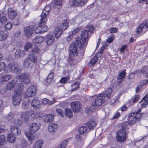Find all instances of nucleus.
<instances>
[{"label": "nucleus", "mask_w": 148, "mask_h": 148, "mask_svg": "<svg viewBox=\"0 0 148 148\" xmlns=\"http://www.w3.org/2000/svg\"><path fill=\"white\" fill-rule=\"evenodd\" d=\"M16 63L12 62L9 63L6 66V70L7 72H12L14 70V66H15Z\"/></svg>", "instance_id": "nucleus-27"}, {"label": "nucleus", "mask_w": 148, "mask_h": 148, "mask_svg": "<svg viewBox=\"0 0 148 148\" xmlns=\"http://www.w3.org/2000/svg\"><path fill=\"white\" fill-rule=\"evenodd\" d=\"M126 72L125 70H124L119 73V75L117 76V79L118 80V82L119 83H121L122 81V80L125 78V76Z\"/></svg>", "instance_id": "nucleus-28"}, {"label": "nucleus", "mask_w": 148, "mask_h": 148, "mask_svg": "<svg viewBox=\"0 0 148 148\" xmlns=\"http://www.w3.org/2000/svg\"><path fill=\"white\" fill-rule=\"evenodd\" d=\"M71 106L74 112L76 113L79 111L82 107L81 103L78 101L71 102Z\"/></svg>", "instance_id": "nucleus-6"}, {"label": "nucleus", "mask_w": 148, "mask_h": 148, "mask_svg": "<svg viewBox=\"0 0 148 148\" xmlns=\"http://www.w3.org/2000/svg\"><path fill=\"white\" fill-rule=\"evenodd\" d=\"M7 21V19L6 17L5 16H1L0 18V22L2 23H5Z\"/></svg>", "instance_id": "nucleus-62"}, {"label": "nucleus", "mask_w": 148, "mask_h": 148, "mask_svg": "<svg viewBox=\"0 0 148 148\" xmlns=\"http://www.w3.org/2000/svg\"><path fill=\"white\" fill-rule=\"evenodd\" d=\"M45 24H42L40 25V26H41V32L42 34L44 32H47L48 30L47 27L44 25Z\"/></svg>", "instance_id": "nucleus-53"}, {"label": "nucleus", "mask_w": 148, "mask_h": 148, "mask_svg": "<svg viewBox=\"0 0 148 148\" xmlns=\"http://www.w3.org/2000/svg\"><path fill=\"white\" fill-rule=\"evenodd\" d=\"M139 116H138V114L136 115L133 118H130L128 119L129 121V123L130 125H133L136 123L142 116L141 114H139Z\"/></svg>", "instance_id": "nucleus-19"}, {"label": "nucleus", "mask_w": 148, "mask_h": 148, "mask_svg": "<svg viewBox=\"0 0 148 148\" xmlns=\"http://www.w3.org/2000/svg\"><path fill=\"white\" fill-rule=\"evenodd\" d=\"M51 10V7L49 6H47L45 8V9L43 10L42 12H45L44 13L48 14L49 12Z\"/></svg>", "instance_id": "nucleus-61"}, {"label": "nucleus", "mask_w": 148, "mask_h": 148, "mask_svg": "<svg viewBox=\"0 0 148 148\" xmlns=\"http://www.w3.org/2000/svg\"><path fill=\"white\" fill-rule=\"evenodd\" d=\"M10 132L13 134L18 135L21 133L20 129L16 126L12 125L10 127Z\"/></svg>", "instance_id": "nucleus-13"}, {"label": "nucleus", "mask_w": 148, "mask_h": 148, "mask_svg": "<svg viewBox=\"0 0 148 148\" xmlns=\"http://www.w3.org/2000/svg\"><path fill=\"white\" fill-rule=\"evenodd\" d=\"M112 91L113 90L112 88H109L106 90L104 94H103L104 95V97L106 100L110 98Z\"/></svg>", "instance_id": "nucleus-18"}, {"label": "nucleus", "mask_w": 148, "mask_h": 148, "mask_svg": "<svg viewBox=\"0 0 148 148\" xmlns=\"http://www.w3.org/2000/svg\"><path fill=\"white\" fill-rule=\"evenodd\" d=\"M104 96V95L101 94L95 98V103L96 106H100L102 105L103 102H104L106 101Z\"/></svg>", "instance_id": "nucleus-10"}, {"label": "nucleus", "mask_w": 148, "mask_h": 148, "mask_svg": "<svg viewBox=\"0 0 148 148\" xmlns=\"http://www.w3.org/2000/svg\"><path fill=\"white\" fill-rule=\"evenodd\" d=\"M87 128L85 126H82L79 127L78 130L79 133L81 135H83L87 131Z\"/></svg>", "instance_id": "nucleus-42"}, {"label": "nucleus", "mask_w": 148, "mask_h": 148, "mask_svg": "<svg viewBox=\"0 0 148 148\" xmlns=\"http://www.w3.org/2000/svg\"><path fill=\"white\" fill-rule=\"evenodd\" d=\"M65 113L66 115L68 118H70L73 116L72 111L71 109L65 108Z\"/></svg>", "instance_id": "nucleus-41"}, {"label": "nucleus", "mask_w": 148, "mask_h": 148, "mask_svg": "<svg viewBox=\"0 0 148 148\" xmlns=\"http://www.w3.org/2000/svg\"><path fill=\"white\" fill-rule=\"evenodd\" d=\"M15 137L11 134L8 135L7 140L10 143H13L15 140Z\"/></svg>", "instance_id": "nucleus-45"}, {"label": "nucleus", "mask_w": 148, "mask_h": 148, "mask_svg": "<svg viewBox=\"0 0 148 148\" xmlns=\"http://www.w3.org/2000/svg\"><path fill=\"white\" fill-rule=\"evenodd\" d=\"M70 79V77L68 75L66 77H63L61 78L60 81V82L61 83H64Z\"/></svg>", "instance_id": "nucleus-51"}, {"label": "nucleus", "mask_w": 148, "mask_h": 148, "mask_svg": "<svg viewBox=\"0 0 148 148\" xmlns=\"http://www.w3.org/2000/svg\"><path fill=\"white\" fill-rule=\"evenodd\" d=\"M33 26H27L24 28V32L26 36L29 37L32 35L34 32Z\"/></svg>", "instance_id": "nucleus-11"}, {"label": "nucleus", "mask_w": 148, "mask_h": 148, "mask_svg": "<svg viewBox=\"0 0 148 148\" xmlns=\"http://www.w3.org/2000/svg\"><path fill=\"white\" fill-rule=\"evenodd\" d=\"M77 47L80 49L82 52H84L85 50L86 47L84 45L81 41H79L78 39L76 40L75 43H72L70 45L69 50L71 54L73 56H76L78 53Z\"/></svg>", "instance_id": "nucleus-1"}, {"label": "nucleus", "mask_w": 148, "mask_h": 148, "mask_svg": "<svg viewBox=\"0 0 148 148\" xmlns=\"http://www.w3.org/2000/svg\"><path fill=\"white\" fill-rule=\"evenodd\" d=\"M30 101L27 98L23 100L21 104V106L22 109H27L30 105Z\"/></svg>", "instance_id": "nucleus-15"}, {"label": "nucleus", "mask_w": 148, "mask_h": 148, "mask_svg": "<svg viewBox=\"0 0 148 148\" xmlns=\"http://www.w3.org/2000/svg\"><path fill=\"white\" fill-rule=\"evenodd\" d=\"M74 56H75L73 54H70L68 59V62L71 66H73L76 64V62L75 60Z\"/></svg>", "instance_id": "nucleus-25"}, {"label": "nucleus", "mask_w": 148, "mask_h": 148, "mask_svg": "<svg viewBox=\"0 0 148 148\" xmlns=\"http://www.w3.org/2000/svg\"><path fill=\"white\" fill-rule=\"evenodd\" d=\"M53 75L54 74L53 73H51L49 74L47 79V82L50 83L51 82L53 77Z\"/></svg>", "instance_id": "nucleus-49"}, {"label": "nucleus", "mask_w": 148, "mask_h": 148, "mask_svg": "<svg viewBox=\"0 0 148 148\" xmlns=\"http://www.w3.org/2000/svg\"><path fill=\"white\" fill-rule=\"evenodd\" d=\"M6 65L5 63L3 62H0V72L3 71L5 68L6 69Z\"/></svg>", "instance_id": "nucleus-54"}, {"label": "nucleus", "mask_w": 148, "mask_h": 148, "mask_svg": "<svg viewBox=\"0 0 148 148\" xmlns=\"http://www.w3.org/2000/svg\"><path fill=\"white\" fill-rule=\"evenodd\" d=\"M12 23L8 22L5 25V28L6 29L8 30L12 27Z\"/></svg>", "instance_id": "nucleus-56"}, {"label": "nucleus", "mask_w": 148, "mask_h": 148, "mask_svg": "<svg viewBox=\"0 0 148 148\" xmlns=\"http://www.w3.org/2000/svg\"><path fill=\"white\" fill-rule=\"evenodd\" d=\"M88 0H71V3H74V4L81 5H84Z\"/></svg>", "instance_id": "nucleus-26"}, {"label": "nucleus", "mask_w": 148, "mask_h": 148, "mask_svg": "<svg viewBox=\"0 0 148 148\" xmlns=\"http://www.w3.org/2000/svg\"><path fill=\"white\" fill-rule=\"evenodd\" d=\"M17 80L16 79H14L10 82L7 85L8 89L11 90L13 88H16Z\"/></svg>", "instance_id": "nucleus-20"}, {"label": "nucleus", "mask_w": 148, "mask_h": 148, "mask_svg": "<svg viewBox=\"0 0 148 148\" xmlns=\"http://www.w3.org/2000/svg\"><path fill=\"white\" fill-rule=\"evenodd\" d=\"M143 99L144 101L142 105V106L148 104V97H147V95L145 96Z\"/></svg>", "instance_id": "nucleus-60"}, {"label": "nucleus", "mask_w": 148, "mask_h": 148, "mask_svg": "<svg viewBox=\"0 0 148 148\" xmlns=\"http://www.w3.org/2000/svg\"><path fill=\"white\" fill-rule=\"evenodd\" d=\"M45 40L44 38L42 36H38L34 39L33 41L34 43H36L38 44L42 43Z\"/></svg>", "instance_id": "nucleus-29"}, {"label": "nucleus", "mask_w": 148, "mask_h": 148, "mask_svg": "<svg viewBox=\"0 0 148 148\" xmlns=\"http://www.w3.org/2000/svg\"><path fill=\"white\" fill-rule=\"evenodd\" d=\"M40 126L41 125L40 124L33 123L29 124V129L31 132L34 133L39 130Z\"/></svg>", "instance_id": "nucleus-9"}, {"label": "nucleus", "mask_w": 148, "mask_h": 148, "mask_svg": "<svg viewBox=\"0 0 148 148\" xmlns=\"http://www.w3.org/2000/svg\"><path fill=\"white\" fill-rule=\"evenodd\" d=\"M42 144L43 142L41 140H37L35 143L33 148H41Z\"/></svg>", "instance_id": "nucleus-35"}, {"label": "nucleus", "mask_w": 148, "mask_h": 148, "mask_svg": "<svg viewBox=\"0 0 148 148\" xmlns=\"http://www.w3.org/2000/svg\"><path fill=\"white\" fill-rule=\"evenodd\" d=\"M58 127L57 124L54 123H51L49 124L48 127L49 131L50 133H54Z\"/></svg>", "instance_id": "nucleus-23"}, {"label": "nucleus", "mask_w": 148, "mask_h": 148, "mask_svg": "<svg viewBox=\"0 0 148 148\" xmlns=\"http://www.w3.org/2000/svg\"><path fill=\"white\" fill-rule=\"evenodd\" d=\"M36 87L35 85L31 86L27 89L25 94L26 97H29L34 96L36 91Z\"/></svg>", "instance_id": "nucleus-7"}, {"label": "nucleus", "mask_w": 148, "mask_h": 148, "mask_svg": "<svg viewBox=\"0 0 148 148\" xmlns=\"http://www.w3.org/2000/svg\"><path fill=\"white\" fill-rule=\"evenodd\" d=\"M68 21L66 20H65L62 23L59 27L61 28L62 30H64L67 29L68 26Z\"/></svg>", "instance_id": "nucleus-39"}, {"label": "nucleus", "mask_w": 148, "mask_h": 148, "mask_svg": "<svg viewBox=\"0 0 148 148\" xmlns=\"http://www.w3.org/2000/svg\"><path fill=\"white\" fill-rule=\"evenodd\" d=\"M42 116V113L39 112H37L35 113H34V116L33 118L34 119L40 118H41Z\"/></svg>", "instance_id": "nucleus-52"}, {"label": "nucleus", "mask_w": 148, "mask_h": 148, "mask_svg": "<svg viewBox=\"0 0 148 148\" xmlns=\"http://www.w3.org/2000/svg\"><path fill=\"white\" fill-rule=\"evenodd\" d=\"M34 112L32 110H29L22 112L21 114V118L25 121L28 120L31 118L34 117Z\"/></svg>", "instance_id": "nucleus-5"}, {"label": "nucleus", "mask_w": 148, "mask_h": 148, "mask_svg": "<svg viewBox=\"0 0 148 148\" xmlns=\"http://www.w3.org/2000/svg\"><path fill=\"white\" fill-rule=\"evenodd\" d=\"M8 35V32L5 30L0 31V41L4 40Z\"/></svg>", "instance_id": "nucleus-24"}, {"label": "nucleus", "mask_w": 148, "mask_h": 148, "mask_svg": "<svg viewBox=\"0 0 148 148\" xmlns=\"http://www.w3.org/2000/svg\"><path fill=\"white\" fill-rule=\"evenodd\" d=\"M25 53V51H21L20 49H17L16 50L15 54L17 57H21L23 56Z\"/></svg>", "instance_id": "nucleus-33"}, {"label": "nucleus", "mask_w": 148, "mask_h": 148, "mask_svg": "<svg viewBox=\"0 0 148 148\" xmlns=\"http://www.w3.org/2000/svg\"><path fill=\"white\" fill-rule=\"evenodd\" d=\"M81 39H78L79 41H81L82 44L85 47L88 44V39L89 36L88 30H84L81 33Z\"/></svg>", "instance_id": "nucleus-3"}, {"label": "nucleus", "mask_w": 148, "mask_h": 148, "mask_svg": "<svg viewBox=\"0 0 148 148\" xmlns=\"http://www.w3.org/2000/svg\"><path fill=\"white\" fill-rule=\"evenodd\" d=\"M14 117V115L13 113L10 112L5 116V119L9 122H11Z\"/></svg>", "instance_id": "nucleus-46"}, {"label": "nucleus", "mask_w": 148, "mask_h": 148, "mask_svg": "<svg viewBox=\"0 0 148 148\" xmlns=\"http://www.w3.org/2000/svg\"><path fill=\"white\" fill-rule=\"evenodd\" d=\"M23 121L20 118L18 117V118H16L15 119L14 121V123L18 126H21L22 123Z\"/></svg>", "instance_id": "nucleus-47"}, {"label": "nucleus", "mask_w": 148, "mask_h": 148, "mask_svg": "<svg viewBox=\"0 0 148 148\" xmlns=\"http://www.w3.org/2000/svg\"><path fill=\"white\" fill-rule=\"evenodd\" d=\"M126 133L122 131H118L116 132V139L120 142H122L126 140Z\"/></svg>", "instance_id": "nucleus-8"}, {"label": "nucleus", "mask_w": 148, "mask_h": 148, "mask_svg": "<svg viewBox=\"0 0 148 148\" xmlns=\"http://www.w3.org/2000/svg\"><path fill=\"white\" fill-rule=\"evenodd\" d=\"M11 77V75L9 74L2 76L0 78V84H2L3 82L8 81Z\"/></svg>", "instance_id": "nucleus-30"}, {"label": "nucleus", "mask_w": 148, "mask_h": 148, "mask_svg": "<svg viewBox=\"0 0 148 148\" xmlns=\"http://www.w3.org/2000/svg\"><path fill=\"white\" fill-rule=\"evenodd\" d=\"M24 85L22 83H20L17 84L16 83V89H18L19 90H22L24 88Z\"/></svg>", "instance_id": "nucleus-57"}, {"label": "nucleus", "mask_w": 148, "mask_h": 148, "mask_svg": "<svg viewBox=\"0 0 148 148\" xmlns=\"http://www.w3.org/2000/svg\"><path fill=\"white\" fill-rule=\"evenodd\" d=\"M32 133L31 132H28L27 133H26V136L29 141H32L35 138L34 134Z\"/></svg>", "instance_id": "nucleus-43"}, {"label": "nucleus", "mask_w": 148, "mask_h": 148, "mask_svg": "<svg viewBox=\"0 0 148 148\" xmlns=\"http://www.w3.org/2000/svg\"><path fill=\"white\" fill-rule=\"evenodd\" d=\"M32 46L31 43L28 42H27L25 45V49L26 51H28L29 49H31Z\"/></svg>", "instance_id": "nucleus-58"}, {"label": "nucleus", "mask_w": 148, "mask_h": 148, "mask_svg": "<svg viewBox=\"0 0 148 148\" xmlns=\"http://www.w3.org/2000/svg\"><path fill=\"white\" fill-rule=\"evenodd\" d=\"M30 74L28 72H24L17 75L16 78L20 79V82L25 84H27L30 82Z\"/></svg>", "instance_id": "nucleus-2"}, {"label": "nucleus", "mask_w": 148, "mask_h": 148, "mask_svg": "<svg viewBox=\"0 0 148 148\" xmlns=\"http://www.w3.org/2000/svg\"><path fill=\"white\" fill-rule=\"evenodd\" d=\"M52 101L49 100L47 98H45L42 99V102L43 104L51 105L55 102V100L53 99H52Z\"/></svg>", "instance_id": "nucleus-31"}, {"label": "nucleus", "mask_w": 148, "mask_h": 148, "mask_svg": "<svg viewBox=\"0 0 148 148\" xmlns=\"http://www.w3.org/2000/svg\"><path fill=\"white\" fill-rule=\"evenodd\" d=\"M21 72V68L18 65V64L16 63L15 66L14 67V70L12 73H14L17 74L20 73Z\"/></svg>", "instance_id": "nucleus-38"}, {"label": "nucleus", "mask_w": 148, "mask_h": 148, "mask_svg": "<svg viewBox=\"0 0 148 148\" xmlns=\"http://www.w3.org/2000/svg\"><path fill=\"white\" fill-rule=\"evenodd\" d=\"M60 27L59 28H56L55 30V36L56 39L58 38L63 33V31Z\"/></svg>", "instance_id": "nucleus-40"}, {"label": "nucleus", "mask_w": 148, "mask_h": 148, "mask_svg": "<svg viewBox=\"0 0 148 148\" xmlns=\"http://www.w3.org/2000/svg\"><path fill=\"white\" fill-rule=\"evenodd\" d=\"M48 63L50 65H55L56 64V60L54 59H52L51 60L49 61Z\"/></svg>", "instance_id": "nucleus-64"}, {"label": "nucleus", "mask_w": 148, "mask_h": 148, "mask_svg": "<svg viewBox=\"0 0 148 148\" xmlns=\"http://www.w3.org/2000/svg\"><path fill=\"white\" fill-rule=\"evenodd\" d=\"M8 17L10 19H13L16 15V12L12 10L11 8H9L8 9Z\"/></svg>", "instance_id": "nucleus-21"}, {"label": "nucleus", "mask_w": 148, "mask_h": 148, "mask_svg": "<svg viewBox=\"0 0 148 148\" xmlns=\"http://www.w3.org/2000/svg\"><path fill=\"white\" fill-rule=\"evenodd\" d=\"M5 142V138L3 135H0V145H3Z\"/></svg>", "instance_id": "nucleus-59"}, {"label": "nucleus", "mask_w": 148, "mask_h": 148, "mask_svg": "<svg viewBox=\"0 0 148 148\" xmlns=\"http://www.w3.org/2000/svg\"><path fill=\"white\" fill-rule=\"evenodd\" d=\"M98 59V58L97 57H95L92 59L90 61L89 63L88 64V66H91L92 65H94L97 62Z\"/></svg>", "instance_id": "nucleus-48"}, {"label": "nucleus", "mask_w": 148, "mask_h": 148, "mask_svg": "<svg viewBox=\"0 0 148 148\" xmlns=\"http://www.w3.org/2000/svg\"><path fill=\"white\" fill-rule=\"evenodd\" d=\"M128 125H127L124 124H123L121 126V129L119 131H122L126 132V131L128 130Z\"/></svg>", "instance_id": "nucleus-50"}, {"label": "nucleus", "mask_w": 148, "mask_h": 148, "mask_svg": "<svg viewBox=\"0 0 148 148\" xmlns=\"http://www.w3.org/2000/svg\"><path fill=\"white\" fill-rule=\"evenodd\" d=\"M79 83L78 82H75L71 85L72 88V91H73L77 90L79 88Z\"/></svg>", "instance_id": "nucleus-44"}, {"label": "nucleus", "mask_w": 148, "mask_h": 148, "mask_svg": "<svg viewBox=\"0 0 148 148\" xmlns=\"http://www.w3.org/2000/svg\"><path fill=\"white\" fill-rule=\"evenodd\" d=\"M145 27V23H143L140 24L136 29V33L137 34H141L144 27Z\"/></svg>", "instance_id": "nucleus-36"}, {"label": "nucleus", "mask_w": 148, "mask_h": 148, "mask_svg": "<svg viewBox=\"0 0 148 148\" xmlns=\"http://www.w3.org/2000/svg\"><path fill=\"white\" fill-rule=\"evenodd\" d=\"M21 93V92L20 90H18L14 92L12 99L13 103L14 106H16L20 103L22 99L20 96Z\"/></svg>", "instance_id": "nucleus-4"}, {"label": "nucleus", "mask_w": 148, "mask_h": 148, "mask_svg": "<svg viewBox=\"0 0 148 148\" xmlns=\"http://www.w3.org/2000/svg\"><path fill=\"white\" fill-rule=\"evenodd\" d=\"M45 37V40L47 45H51L55 42V37L52 35L49 34L46 35Z\"/></svg>", "instance_id": "nucleus-12"}, {"label": "nucleus", "mask_w": 148, "mask_h": 148, "mask_svg": "<svg viewBox=\"0 0 148 148\" xmlns=\"http://www.w3.org/2000/svg\"><path fill=\"white\" fill-rule=\"evenodd\" d=\"M97 125L95 122L94 121H90L86 123V125L89 129L92 130Z\"/></svg>", "instance_id": "nucleus-32"}, {"label": "nucleus", "mask_w": 148, "mask_h": 148, "mask_svg": "<svg viewBox=\"0 0 148 148\" xmlns=\"http://www.w3.org/2000/svg\"><path fill=\"white\" fill-rule=\"evenodd\" d=\"M41 26H40L39 24V26L35 29V33L38 34H42V32H41Z\"/></svg>", "instance_id": "nucleus-55"}, {"label": "nucleus", "mask_w": 148, "mask_h": 148, "mask_svg": "<svg viewBox=\"0 0 148 148\" xmlns=\"http://www.w3.org/2000/svg\"><path fill=\"white\" fill-rule=\"evenodd\" d=\"M56 112L59 115L63 117L64 114L63 113V110L60 109H58L56 110Z\"/></svg>", "instance_id": "nucleus-63"}, {"label": "nucleus", "mask_w": 148, "mask_h": 148, "mask_svg": "<svg viewBox=\"0 0 148 148\" xmlns=\"http://www.w3.org/2000/svg\"><path fill=\"white\" fill-rule=\"evenodd\" d=\"M44 12H42L41 13L40 22L39 23L40 25L45 24L47 20V15L48 14Z\"/></svg>", "instance_id": "nucleus-16"}, {"label": "nucleus", "mask_w": 148, "mask_h": 148, "mask_svg": "<svg viewBox=\"0 0 148 148\" xmlns=\"http://www.w3.org/2000/svg\"><path fill=\"white\" fill-rule=\"evenodd\" d=\"M31 63V61L26 58L24 60L23 66L25 68L27 69L29 67Z\"/></svg>", "instance_id": "nucleus-37"}, {"label": "nucleus", "mask_w": 148, "mask_h": 148, "mask_svg": "<svg viewBox=\"0 0 148 148\" xmlns=\"http://www.w3.org/2000/svg\"><path fill=\"white\" fill-rule=\"evenodd\" d=\"M54 117V116L51 114H45L44 115L43 119L45 122L49 123L53 121Z\"/></svg>", "instance_id": "nucleus-17"}, {"label": "nucleus", "mask_w": 148, "mask_h": 148, "mask_svg": "<svg viewBox=\"0 0 148 148\" xmlns=\"http://www.w3.org/2000/svg\"><path fill=\"white\" fill-rule=\"evenodd\" d=\"M31 105L33 108L37 109L40 108L41 106L40 101L37 98H34L32 101Z\"/></svg>", "instance_id": "nucleus-14"}, {"label": "nucleus", "mask_w": 148, "mask_h": 148, "mask_svg": "<svg viewBox=\"0 0 148 148\" xmlns=\"http://www.w3.org/2000/svg\"><path fill=\"white\" fill-rule=\"evenodd\" d=\"M27 58H28L31 62H32L34 63H36L37 61V58L36 56L34 54H29L28 57Z\"/></svg>", "instance_id": "nucleus-34"}, {"label": "nucleus", "mask_w": 148, "mask_h": 148, "mask_svg": "<svg viewBox=\"0 0 148 148\" xmlns=\"http://www.w3.org/2000/svg\"><path fill=\"white\" fill-rule=\"evenodd\" d=\"M138 72L141 74H145V76L147 78H148V66H144L142 68L138 70Z\"/></svg>", "instance_id": "nucleus-22"}]
</instances>
